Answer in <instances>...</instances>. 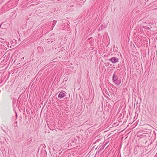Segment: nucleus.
I'll return each mask as SVG.
<instances>
[{"instance_id":"1","label":"nucleus","mask_w":157,"mask_h":157,"mask_svg":"<svg viewBox=\"0 0 157 157\" xmlns=\"http://www.w3.org/2000/svg\"><path fill=\"white\" fill-rule=\"evenodd\" d=\"M117 79V75L114 74L113 76V80L116 85H119L121 83V79L118 80Z\"/></svg>"},{"instance_id":"2","label":"nucleus","mask_w":157,"mask_h":157,"mask_svg":"<svg viewBox=\"0 0 157 157\" xmlns=\"http://www.w3.org/2000/svg\"><path fill=\"white\" fill-rule=\"evenodd\" d=\"M65 96V94L64 93L60 92L58 95V97L59 98H62Z\"/></svg>"},{"instance_id":"3","label":"nucleus","mask_w":157,"mask_h":157,"mask_svg":"<svg viewBox=\"0 0 157 157\" xmlns=\"http://www.w3.org/2000/svg\"><path fill=\"white\" fill-rule=\"evenodd\" d=\"M109 63L112 62L113 63H115L117 62V59H109Z\"/></svg>"}]
</instances>
